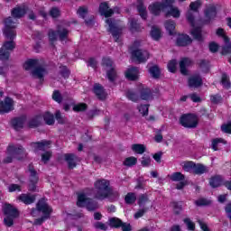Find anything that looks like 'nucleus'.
Returning <instances> with one entry per match:
<instances>
[{
  "label": "nucleus",
  "instance_id": "nucleus-1",
  "mask_svg": "<svg viewBox=\"0 0 231 231\" xmlns=\"http://www.w3.org/2000/svg\"><path fill=\"white\" fill-rule=\"evenodd\" d=\"M95 190L94 195L97 199H106L109 198L110 199H116L120 196V193L116 190H113L109 188V180H98L94 184Z\"/></svg>",
  "mask_w": 231,
  "mask_h": 231
},
{
  "label": "nucleus",
  "instance_id": "nucleus-2",
  "mask_svg": "<svg viewBox=\"0 0 231 231\" xmlns=\"http://www.w3.org/2000/svg\"><path fill=\"white\" fill-rule=\"evenodd\" d=\"M199 6H201V1L197 0L196 2H192L189 5L190 11L187 14V19L192 26L191 35L194 39H197V41H201V27L197 26L196 23H194V14L192 12H198V8H199Z\"/></svg>",
  "mask_w": 231,
  "mask_h": 231
},
{
  "label": "nucleus",
  "instance_id": "nucleus-3",
  "mask_svg": "<svg viewBox=\"0 0 231 231\" xmlns=\"http://www.w3.org/2000/svg\"><path fill=\"white\" fill-rule=\"evenodd\" d=\"M23 69L26 71H32V77L34 79H42L48 71L41 66V61L39 60H28L23 64Z\"/></svg>",
  "mask_w": 231,
  "mask_h": 231
},
{
  "label": "nucleus",
  "instance_id": "nucleus-4",
  "mask_svg": "<svg viewBox=\"0 0 231 231\" xmlns=\"http://www.w3.org/2000/svg\"><path fill=\"white\" fill-rule=\"evenodd\" d=\"M37 212H42L43 217L42 218L36 219L34 223L36 225H42L44 219H48V217H50V214H51V208L46 203L44 199L39 200L37 204V209H33L31 214L32 216H35Z\"/></svg>",
  "mask_w": 231,
  "mask_h": 231
},
{
  "label": "nucleus",
  "instance_id": "nucleus-5",
  "mask_svg": "<svg viewBox=\"0 0 231 231\" xmlns=\"http://www.w3.org/2000/svg\"><path fill=\"white\" fill-rule=\"evenodd\" d=\"M23 156H24V150H23V146L10 144L7 147L6 156L4 162L5 163H12L15 158L16 160H21Z\"/></svg>",
  "mask_w": 231,
  "mask_h": 231
},
{
  "label": "nucleus",
  "instance_id": "nucleus-6",
  "mask_svg": "<svg viewBox=\"0 0 231 231\" xmlns=\"http://www.w3.org/2000/svg\"><path fill=\"white\" fill-rule=\"evenodd\" d=\"M88 196V193H79L77 201L78 207H86L88 210H97L98 208V203L89 199Z\"/></svg>",
  "mask_w": 231,
  "mask_h": 231
},
{
  "label": "nucleus",
  "instance_id": "nucleus-7",
  "mask_svg": "<svg viewBox=\"0 0 231 231\" xmlns=\"http://www.w3.org/2000/svg\"><path fill=\"white\" fill-rule=\"evenodd\" d=\"M174 5V0H162V2H154L149 5L148 9L153 15H160L162 12H165L168 6Z\"/></svg>",
  "mask_w": 231,
  "mask_h": 231
},
{
  "label": "nucleus",
  "instance_id": "nucleus-8",
  "mask_svg": "<svg viewBox=\"0 0 231 231\" xmlns=\"http://www.w3.org/2000/svg\"><path fill=\"white\" fill-rule=\"evenodd\" d=\"M17 20L8 17L5 21V29H4V35L6 39L10 41H14L15 39V28L17 26Z\"/></svg>",
  "mask_w": 231,
  "mask_h": 231
},
{
  "label": "nucleus",
  "instance_id": "nucleus-9",
  "mask_svg": "<svg viewBox=\"0 0 231 231\" xmlns=\"http://www.w3.org/2000/svg\"><path fill=\"white\" fill-rule=\"evenodd\" d=\"M4 214L6 216L4 219L6 226H12L14 225V218L19 216L17 209L10 204L4 205Z\"/></svg>",
  "mask_w": 231,
  "mask_h": 231
},
{
  "label": "nucleus",
  "instance_id": "nucleus-10",
  "mask_svg": "<svg viewBox=\"0 0 231 231\" xmlns=\"http://www.w3.org/2000/svg\"><path fill=\"white\" fill-rule=\"evenodd\" d=\"M106 24L108 25V32L112 33L116 42H118L120 36L122 35V27L118 23V22L107 18L106 20Z\"/></svg>",
  "mask_w": 231,
  "mask_h": 231
},
{
  "label": "nucleus",
  "instance_id": "nucleus-11",
  "mask_svg": "<svg viewBox=\"0 0 231 231\" xmlns=\"http://www.w3.org/2000/svg\"><path fill=\"white\" fill-rule=\"evenodd\" d=\"M103 66L106 69V77L110 82H114L116 79V70H115V67H113V60L109 58L103 59Z\"/></svg>",
  "mask_w": 231,
  "mask_h": 231
},
{
  "label": "nucleus",
  "instance_id": "nucleus-12",
  "mask_svg": "<svg viewBox=\"0 0 231 231\" xmlns=\"http://www.w3.org/2000/svg\"><path fill=\"white\" fill-rule=\"evenodd\" d=\"M217 35H218V37H221L225 42V46L222 48V55H228V53H231L230 39L225 33V30H223L222 28H218L217 30Z\"/></svg>",
  "mask_w": 231,
  "mask_h": 231
},
{
  "label": "nucleus",
  "instance_id": "nucleus-13",
  "mask_svg": "<svg viewBox=\"0 0 231 231\" xmlns=\"http://www.w3.org/2000/svg\"><path fill=\"white\" fill-rule=\"evenodd\" d=\"M180 124L183 127H196L198 125V116L192 114L184 115L180 117Z\"/></svg>",
  "mask_w": 231,
  "mask_h": 231
},
{
  "label": "nucleus",
  "instance_id": "nucleus-14",
  "mask_svg": "<svg viewBox=\"0 0 231 231\" xmlns=\"http://www.w3.org/2000/svg\"><path fill=\"white\" fill-rule=\"evenodd\" d=\"M15 48L14 41L5 42L0 50V60H7L10 57V51Z\"/></svg>",
  "mask_w": 231,
  "mask_h": 231
},
{
  "label": "nucleus",
  "instance_id": "nucleus-15",
  "mask_svg": "<svg viewBox=\"0 0 231 231\" xmlns=\"http://www.w3.org/2000/svg\"><path fill=\"white\" fill-rule=\"evenodd\" d=\"M132 57L137 62H145L149 59V51L139 49L134 50L132 51Z\"/></svg>",
  "mask_w": 231,
  "mask_h": 231
},
{
  "label": "nucleus",
  "instance_id": "nucleus-16",
  "mask_svg": "<svg viewBox=\"0 0 231 231\" xmlns=\"http://www.w3.org/2000/svg\"><path fill=\"white\" fill-rule=\"evenodd\" d=\"M14 110V100L10 97H5L3 101H0V115L4 113H10Z\"/></svg>",
  "mask_w": 231,
  "mask_h": 231
},
{
  "label": "nucleus",
  "instance_id": "nucleus-17",
  "mask_svg": "<svg viewBox=\"0 0 231 231\" xmlns=\"http://www.w3.org/2000/svg\"><path fill=\"white\" fill-rule=\"evenodd\" d=\"M30 172V181H29V190L35 191L37 189V181H39V177H37V172L33 169V166H29Z\"/></svg>",
  "mask_w": 231,
  "mask_h": 231
},
{
  "label": "nucleus",
  "instance_id": "nucleus-18",
  "mask_svg": "<svg viewBox=\"0 0 231 231\" xmlns=\"http://www.w3.org/2000/svg\"><path fill=\"white\" fill-rule=\"evenodd\" d=\"M109 225L110 226H113L114 228H118V226H121L123 231H131V225L129 224H124L122 223V220L116 217H112L109 219Z\"/></svg>",
  "mask_w": 231,
  "mask_h": 231
},
{
  "label": "nucleus",
  "instance_id": "nucleus-19",
  "mask_svg": "<svg viewBox=\"0 0 231 231\" xmlns=\"http://www.w3.org/2000/svg\"><path fill=\"white\" fill-rule=\"evenodd\" d=\"M125 78L128 80H137L139 75H140V70L134 67H131L127 69V70L125 73Z\"/></svg>",
  "mask_w": 231,
  "mask_h": 231
},
{
  "label": "nucleus",
  "instance_id": "nucleus-20",
  "mask_svg": "<svg viewBox=\"0 0 231 231\" xmlns=\"http://www.w3.org/2000/svg\"><path fill=\"white\" fill-rule=\"evenodd\" d=\"M166 17H174V19L180 18V15H181V13L180 12V9L178 7H174L171 5L168 6L167 9L164 11Z\"/></svg>",
  "mask_w": 231,
  "mask_h": 231
},
{
  "label": "nucleus",
  "instance_id": "nucleus-21",
  "mask_svg": "<svg viewBox=\"0 0 231 231\" xmlns=\"http://www.w3.org/2000/svg\"><path fill=\"white\" fill-rule=\"evenodd\" d=\"M94 93L99 100H106L107 97V93H106V90H104V88H102L100 84L94 85Z\"/></svg>",
  "mask_w": 231,
  "mask_h": 231
},
{
  "label": "nucleus",
  "instance_id": "nucleus-22",
  "mask_svg": "<svg viewBox=\"0 0 231 231\" xmlns=\"http://www.w3.org/2000/svg\"><path fill=\"white\" fill-rule=\"evenodd\" d=\"M34 152H39V151H46L50 148V141H42V143H33L32 144Z\"/></svg>",
  "mask_w": 231,
  "mask_h": 231
},
{
  "label": "nucleus",
  "instance_id": "nucleus-23",
  "mask_svg": "<svg viewBox=\"0 0 231 231\" xmlns=\"http://www.w3.org/2000/svg\"><path fill=\"white\" fill-rule=\"evenodd\" d=\"M192 42V39L187 34H179L177 37L178 46H189Z\"/></svg>",
  "mask_w": 231,
  "mask_h": 231
},
{
  "label": "nucleus",
  "instance_id": "nucleus-24",
  "mask_svg": "<svg viewBox=\"0 0 231 231\" xmlns=\"http://www.w3.org/2000/svg\"><path fill=\"white\" fill-rule=\"evenodd\" d=\"M203 84V80L199 75L191 76L189 79V88H199Z\"/></svg>",
  "mask_w": 231,
  "mask_h": 231
},
{
  "label": "nucleus",
  "instance_id": "nucleus-25",
  "mask_svg": "<svg viewBox=\"0 0 231 231\" xmlns=\"http://www.w3.org/2000/svg\"><path fill=\"white\" fill-rule=\"evenodd\" d=\"M62 159L69 163V169H75V167L77 166V163H75V160H77V157L74 154L65 153L64 155H62Z\"/></svg>",
  "mask_w": 231,
  "mask_h": 231
},
{
  "label": "nucleus",
  "instance_id": "nucleus-26",
  "mask_svg": "<svg viewBox=\"0 0 231 231\" xmlns=\"http://www.w3.org/2000/svg\"><path fill=\"white\" fill-rule=\"evenodd\" d=\"M17 199L25 205H32V203L35 201V196L31 194H22L17 198Z\"/></svg>",
  "mask_w": 231,
  "mask_h": 231
},
{
  "label": "nucleus",
  "instance_id": "nucleus-27",
  "mask_svg": "<svg viewBox=\"0 0 231 231\" xmlns=\"http://www.w3.org/2000/svg\"><path fill=\"white\" fill-rule=\"evenodd\" d=\"M99 12L101 15H105V17H111V15H113V10L109 9L107 3H102L99 5Z\"/></svg>",
  "mask_w": 231,
  "mask_h": 231
},
{
  "label": "nucleus",
  "instance_id": "nucleus-28",
  "mask_svg": "<svg viewBox=\"0 0 231 231\" xmlns=\"http://www.w3.org/2000/svg\"><path fill=\"white\" fill-rule=\"evenodd\" d=\"M190 64H192V61L190 60V59L183 58L180 60V73H182V75H187V68L188 66H190Z\"/></svg>",
  "mask_w": 231,
  "mask_h": 231
},
{
  "label": "nucleus",
  "instance_id": "nucleus-29",
  "mask_svg": "<svg viewBox=\"0 0 231 231\" xmlns=\"http://www.w3.org/2000/svg\"><path fill=\"white\" fill-rule=\"evenodd\" d=\"M25 122L26 119L23 117L14 118L12 120V125L16 131H19V129H23Z\"/></svg>",
  "mask_w": 231,
  "mask_h": 231
},
{
  "label": "nucleus",
  "instance_id": "nucleus-30",
  "mask_svg": "<svg viewBox=\"0 0 231 231\" xmlns=\"http://www.w3.org/2000/svg\"><path fill=\"white\" fill-rule=\"evenodd\" d=\"M165 29L170 33V35H174L176 33V23L172 20L166 21L164 23Z\"/></svg>",
  "mask_w": 231,
  "mask_h": 231
},
{
  "label": "nucleus",
  "instance_id": "nucleus-31",
  "mask_svg": "<svg viewBox=\"0 0 231 231\" xmlns=\"http://www.w3.org/2000/svg\"><path fill=\"white\" fill-rule=\"evenodd\" d=\"M150 35L153 41H160L162 39V30L156 26H152Z\"/></svg>",
  "mask_w": 231,
  "mask_h": 231
},
{
  "label": "nucleus",
  "instance_id": "nucleus-32",
  "mask_svg": "<svg viewBox=\"0 0 231 231\" xmlns=\"http://www.w3.org/2000/svg\"><path fill=\"white\" fill-rule=\"evenodd\" d=\"M26 14V8L25 7H16L12 11V15L14 19H19L23 17Z\"/></svg>",
  "mask_w": 231,
  "mask_h": 231
},
{
  "label": "nucleus",
  "instance_id": "nucleus-33",
  "mask_svg": "<svg viewBox=\"0 0 231 231\" xmlns=\"http://www.w3.org/2000/svg\"><path fill=\"white\" fill-rule=\"evenodd\" d=\"M223 183V179L221 178V176H215L212 177L209 180V185L213 188L216 189L217 187H221Z\"/></svg>",
  "mask_w": 231,
  "mask_h": 231
},
{
  "label": "nucleus",
  "instance_id": "nucleus-34",
  "mask_svg": "<svg viewBox=\"0 0 231 231\" xmlns=\"http://www.w3.org/2000/svg\"><path fill=\"white\" fill-rule=\"evenodd\" d=\"M137 10L142 19H147V9L143 6V1L140 0L137 2Z\"/></svg>",
  "mask_w": 231,
  "mask_h": 231
},
{
  "label": "nucleus",
  "instance_id": "nucleus-35",
  "mask_svg": "<svg viewBox=\"0 0 231 231\" xmlns=\"http://www.w3.org/2000/svg\"><path fill=\"white\" fill-rule=\"evenodd\" d=\"M225 143H226V141L222 138L213 139L211 142V147L213 151H217V149H219L221 145H225Z\"/></svg>",
  "mask_w": 231,
  "mask_h": 231
},
{
  "label": "nucleus",
  "instance_id": "nucleus-36",
  "mask_svg": "<svg viewBox=\"0 0 231 231\" xmlns=\"http://www.w3.org/2000/svg\"><path fill=\"white\" fill-rule=\"evenodd\" d=\"M43 120L47 125H53V124H55V117L53 116V114H51L50 112H46L43 115Z\"/></svg>",
  "mask_w": 231,
  "mask_h": 231
},
{
  "label": "nucleus",
  "instance_id": "nucleus-37",
  "mask_svg": "<svg viewBox=\"0 0 231 231\" xmlns=\"http://www.w3.org/2000/svg\"><path fill=\"white\" fill-rule=\"evenodd\" d=\"M205 15L208 19H214L216 17V6L209 5L205 11Z\"/></svg>",
  "mask_w": 231,
  "mask_h": 231
},
{
  "label": "nucleus",
  "instance_id": "nucleus-38",
  "mask_svg": "<svg viewBox=\"0 0 231 231\" xmlns=\"http://www.w3.org/2000/svg\"><path fill=\"white\" fill-rule=\"evenodd\" d=\"M194 162H180V166L182 167L183 171L186 172H190V171H194Z\"/></svg>",
  "mask_w": 231,
  "mask_h": 231
},
{
  "label": "nucleus",
  "instance_id": "nucleus-39",
  "mask_svg": "<svg viewBox=\"0 0 231 231\" xmlns=\"http://www.w3.org/2000/svg\"><path fill=\"white\" fill-rule=\"evenodd\" d=\"M68 33H69L68 29H66L62 26L59 27L58 35L61 41H66V39H68Z\"/></svg>",
  "mask_w": 231,
  "mask_h": 231
},
{
  "label": "nucleus",
  "instance_id": "nucleus-40",
  "mask_svg": "<svg viewBox=\"0 0 231 231\" xmlns=\"http://www.w3.org/2000/svg\"><path fill=\"white\" fill-rule=\"evenodd\" d=\"M132 151L136 154H143L145 152V145L143 144H133Z\"/></svg>",
  "mask_w": 231,
  "mask_h": 231
},
{
  "label": "nucleus",
  "instance_id": "nucleus-41",
  "mask_svg": "<svg viewBox=\"0 0 231 231\" xmlns=\"http://www.w3.org/2000/svg\"><path fill=\"white\" fill-rule=\"evenodd\" d=\"M149 73L151 75V77H152L153 79H160V68H158V66H152L149 69Z\"/></svg>",
  "mask_w": 231,
  "mask_h": 231
},
{
  "label": "nucleus",
  "instance_id": "nucleus-42",
  "mask_svg": "<svg viewBox=\"0 0 231 231\" xmlns=\"http://www.w3.org/2000/svg\"><path fill=\"white\" fill-rule=\"evenodd\" d=\"M193 172L195 174H204V172H207V168L202 164H194Z\"/></svg>",
  "mask_w": 231,
  "mask_h": 231
},
{
  "label": "nucleus",
  "instance_id": "nucleus-43",
  "mask_svg": "<svg viewBox=\"0 0 231 231\" xmlns=\"http://www.w3.org/2000/svg\"><path fill=\"white\" fill-rule=\"evenodd\" d=\"M129 23L131 32H142V28L136 20H130Z\"/></svg>",
  "mask_w": 231,
  "mask_h": 231
},
{
  "label": "nucleus",
  "instance_id": "nucleus-44",
  "mask_svg": "<svg viewBox=\"0 0 231 231\" xmlns=\"http://www.w3.org/2000/svg\"><path fill=\"white\" fill-rule=\"evenodd\" d=\"M170 179L172 181H183L185 180V175L181 174V172H175L170 176Z\"/></svg>",
  "mask_w": 231,
  "mask_h": 231
},
{
  "label": "nucleus",
  "instance_id": "nucleus-45",
  "mask_svg": "<svg viewBox=\"0 0 231 231\" xmlns=\"http://www.w3.org/2000/svg\"><path fill=\"white\" fill-rule=\"evenodd\" d=\"M125 201L127 205H133L136 201V195L134 193H128L125 198Z\"/></svg>",
  "mask_w": 231,
  "mask_h": 231
},
{
  "label": "nucleus",
  "instance_id": "nucleus-46",
  "mask_svg": "<svg viewBox=\"0 0 231 231\" xmlns=\"http://www.w3.org/2000/svg\"><path fill=\"white\" fill-rule=\"evenodd\" d=\"M141 98L143 100H151L152 98V96L151 94V89L145 88L141 93Z\"/></svg>",
  "mask_w": 231,
  "mask_h": 231
},
{
  "label": "nucleus",
  "instance_id": "nucleus-47",
  "mask_svg": "<svg viewBox=\"0 0 231 231\" xmlns=\"http://www.w3.org/2000/svg\"><path fill=\"white\" fill-rule=\"evenodd\" d=\"M138 162V159L135 157H128L125 160L124 165L126 167H133V165H136V162Z\"/></svg>",
  "mask_w": 231,
  "mask_h": 231
},
{
  "label": "nucleus",
  "instance_id": "nucleus-48",
  "mask_svg": "<svg viewBox=\"0 0 231 231\" xmlns=\"http://www.w3.org/2000/svg\"><path fill=\"white\" fill-rule=\"evenodd\" d=\"M138 111L143 116H147L149 114V105H141V106H138Z\"/></svg>",
  "mask_w": 231,
  "mask_h": 231
},
{
  "label": "nucleus",
  "instance_id": "nucleus-49",
  "mask_svg": "<svg viewBox=\"0 0 231 231\" xmlns=\"http://www.w3.org/2000/svg\"><path fill=\"white\" fill-rule=\"evenodd\" d=\"M77 14L82 19H86V15H88V7L81 6L78 9Z\"/></svg>",
  "mask_w": 231,
  "mask_h": 231
},
{
  "label": "nucleus",
  "instance_id": "nucleus-50",
  "mask_svg": "<svg viewBox=\"0 0 231 231\" xmlns=\"http://www.w3.org/2000/svg\"><path fill=\"white\" fill-rule=\"evenodd\" d=\"M176 66H178V62L176 60H172L168 63V69L171 73H174L176 71Z\"/></svg>",
  "mask_w": 231,
  "mask_h": 231
},
{
  "label": "nucleus",
  "instance_id": "nucleus-51",
  "mask_svg": "<svg viewBox=\"0 0 231 231\" xmlns=\"http://www.w3.org/2000/svg\"><path fill=\"white\" fill-rule=\"evenodd\" d=\"M86 109H88V105H86L84 103H79L73 106V111H76V112L86 111Z\"/></svg>",
  "mask_w": 231,
  "mask_h": 231
},
{
  "label": "nucleus",
  "instance_id": "nucleus-52",
  "mask_svg": "<svg viewBox=\"0 0 231 231\" xmlns=\"http://www.w3.org/2000/svg\"><path fill=\"white\" fill-rule=\"evenodd\" d=\"M185 225L188 226V230H195L196 229V224L190 220V218H185L184 219Z\"/></svg>",
  "mask_w": 231,
  "mask_h": 231
},
{
  "label": "nucleus",
  "instance_id": "nucleus-53",
  "mask_svg": "<svg viewBox=\"0 0 231 231\" xmlns=\"http://www.w3.org/2000/svg\"><path fill=\"white\" fill-rule=\"evenodd\" d=\"M221 84L226 88H230V81L228 80V76H226V74L222 75Z\"/></svg>",
  "mask_w": 231,
  "mask_h": 231
},
{
  "label": "nucleus",
  "instance_id": "nucleus-54",
  "mask_svg": "<svg viewBox=\"0 0 231 231\" xmlns=\"http://www.w3.org/2000/svg\"><path fill=\"white\" fill-rule=\"evenodd\" d=\"M50 15L55 19V17H59V15H60V10L57 7H52L50 11Z\"/></svg>",
  "mask_w": 231,
  "mask_h": 231
},
{
  "label": "nucleus",
  "instance_id": "nucleus-55",
  "mask_svg": "<svg viewBox=\"0 0 231 231\" xmlns=\"http://www.w3.org/2000/svg\"><path fill=\"white\" fill-rule=\"evenodd\" d=\"M8 192H21V186L17 184H11L8 186Z\"/></svg>",
  "mask_w": 231,
  "mask_h": 231
},
{
  "label": "nucleus",
  "instance_id": "nucleus-56",
  "mask_svg": "<svg viewBox=\"0 0 231 231\" xmlns=\"http://www.w3.org/2000/svg\"><path fill=\"white\" fill-rule=\"evenodd\" d=\"M143 167H149L151 165V157L144 155L141 161Z\"/></svg>",
  "mask_w": 231,
  "mask_h": 231
},
{
  "label": "nucleus",
  "instance_id": "nucleus-57",
  "mask_svg": "<svg viewBox=\"0 0 231 231\" xmlns=\"http://www.w3.org/2000/svg\"><path fill=\"white\" fill-rule=\"evenodd\" d=\"M50 158H51V152H45L42 154V162H43V163H47Z\"/></svg>",
  "mask_w": 231,
  "mask_h": 231
},
{
  "label": "nucleus",
  "instance_id": "nucleus-58",
  "mask_svg": "<svg viewBox=\"0 0 231 231\" xmlns=\"http://www.w3.org/2000/svg\"><path fill=\"white\" fill-rule=\"evenodd\" d=\"M52 98L55 102L60 103L62 101V97L59 91H54L52 94Z\"/></svg>",
  "mask_w": 231,
  "mask_h": 231
},
{
  "label": "nucleus",
  "instance_id": "nucleus-59",
  "mask_svg": "<svg viewBox=\"0 0 231 231\" xmlns=\"http://www.w3.org/2000/svg\"><path fill=\"white\" fill-rule=\"evenodd\" d=\"M208 203H210V202L205 199H199V200L195 201V204L198 207H203L205 205H208Z\"/></svg>",
  "mask_w": 231,
  "mask_h": 231
},
{
  "label": "nucleus",
  "instance_id": "nucleus-60",
  "mask_svg": "<svg viewBox=\"0 0 231 231\" xmlns=\"http://www.w3.org/2000/svg\"><path fill=\"white\" fill-rule=\"evenodd\" d=\"M209 50H210V51H212V53H216V51H217V50H219V45H217V43H216V42H211L209 44Z\"/></svg>",
  "mask_w": 231,
  "mask_h": 231
},
{
  "label": "nucleus",
  "instance_id": "nucleus-61",
  "mask_svg": "<svg viewBox=\"0 0 231 231\" xmlns=\"http://www.w3.org/2000/svg\"><path fill=\"white\" fill-rule=\"evenodd\" d=\"M221 129L224 133H229L231 134V123L223 125Z\"/></svg>",
  "mask_w": 231,
  "mask_h": 231
},
{
  "label": "nucleus",
  "instance_id": "nucleus-62",
  "mask_svg": "<svg viewBox=\"0 0 231 231\" xmlns=\"http://www.w3.org/2000/svg\"><path fill=\"white\" fill-rule=\"evenodd\" d=\"M96 228H99L100 230H107V226L103 224L102 222H97L95 224Z\"/></svg>",
  "mask_w": 231,
  "mask_h": 231
},
{
  "label": "nucleus",
  "instance_id": "nucleus-63",
  "mask_svg": "<svg viewBox=\"0 0 231 231\" xmlns=\"http://www.w3.org/2000/svg\"><path fill=\"white\" fill-rule=\"evenodd\" d=\"M210 100L213 104H219V102H221V97L220 96H217V95L211 96Z\"/></svg>",
  "mask_w": 231,
  "mask_h": 231
},
{
  "label": "nucleus",
  "instance_id": "nucleus-64",
  "mask_svg": "<svg viewBox=\"0 0 231 231\" xmlns=\"http://www.w3.org/2000/svg\"><path fill=\"white\" fill-rule=\"evenodd\" d=\"M199 225L201 230H203V231H210V229L208 228V226H207V224H205L201 220H199Z\"/></svg>",
  "mask_w": 231,
  "mask_h": 231
}]
</instances>
